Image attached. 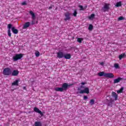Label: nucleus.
Returning a JSON list of instances; mask_svg holds the SVG:
<instances>
[{
    "label": "nucleus",
    "mask_w": 126,
    "mask_h": 126,
    "mask_svg": "<svg viewBox=\"0 0 126 126\" xmlns=\"http://www.w3.org/2000/svg\"><path fill=\"white\" fill-rule=\"evenodd\" d=\"M54 90H55L57 92H63V91L62 87L61 88L56 87L54 89Z\"/></svg>",
    "instance_id": "f3484780"
},
{
    "label": "nucleus",
    "mask_w": 126,
    "mask_h": 126,
    "mask_svg": "<svg viewBox=\"0 0 126 126\" xmlns=\"http://www.w3.org/2000/svg\"><path fill=\"white\" fill-rule=\"evenodd\" d=\"M72 85H73V84H71L68 85L66 83H63L62 87L63 89V91H66V90H67V89L69 88V87H70V86H72Z\"/></svg>",
    "instance_id": "20e7f679"
},
{
    "label": "nucleus",
    "mask_w": 126,
    "mask_h": 126,
    "mask_svg": "<svg viewBox=\"0 0 126 126\" xmlns=\"http://www.w3.org/2000/svg\"><path fill=\"white\" fill-rule=\"evenodd\" d=\"M123 91H124V88L122 87L119 90L117 91L118 94H120V93H123Z\"/></svg>",
    "instance_id": "b1692460"
},
{
    "label": "nucleus",
    "mask_w": 126,
    "mask_h": 126,
    "mask_svg": "<svg viewBox=\"0 0 126 126\" xmlns=\"http://www.w3.org/2000/svg\"><path fill=\"white\" fill-rule=\"evenodd\" d=\"M125 56H126V53H123L122 54H121L119 56V59L122 60V59L125 58Z\"/></svg>",
    "instance_id": "412c9836"
},
{
    "label": "nucleus",
    "mask_w": 126,
    "mask_h": 126,
    "mask_svg": "<svg viewBox=\"0 0 126 126\" xmlns=\"http://www.w3.org/2000/svg\"><path fill=\"white\" fill-rule=\"evenodd\" d=\"M3 75H11V69L9 67L5 68L3 70Z\"/></svg>",
    "instance_id": "f03ea898"
},
{
    "label": "nucleus",
    "mask_w": 126,
    "mask_h": 126,
    "mask_svg": "<svg viewBox=\"0 0 126 126\" xmlns=\"http://www.w3.org/2000/svg\"><path fill=\"white\" fill-rule=\"evenodd\" d=\"M116 6L117 7H120V6H122V2H121V1L117 2L116 3Z\"/></svg>",
    "instance_id": "5701e85b"
},
{
    "label": "nucleus",
    "mask_w": 126,
    "mask_h": 126,
    "mask_svg": "<svg viewBox=\"0 0 126 126\" xmlns=\"http://www.w3.org/2000/svg\"><path fill=\"white\" fill-rule=\"evenodd\" d=\"M64 58L66 60H69L71 58V55L69 53L64 55Z\"/></svg>",
    "instance_id": "2eb2a0df"
},
{
    "label": "nucleus",
    "mask_w": 126,
    "mask_h": 126,
    "mask_svg": "<svg viewBox=\"0 0 126 126\" xmlns=\"http://www.w3.org/2000/svg\"><path fill=\"white\" fill-rule=\"evenodd\" d=\"M57 58L59 59H62L63 58H64V54H63V52H59L57 53Z\"/></svg>",
    "instance_id": "1a4fd4ad"
},
{
    "label": "nucleus",
    "mask_w": 126,
    "mask_h": 126,
    "mask_svg": "<svg viewBox=\"0 0 126 126\" xmlns=\"http://www.w3.org/2000/svg\"><path fill=\"white\" fill-rule=\"evenodd\" d=\"M94 17H95V14H92L89 17V19H92Z\"/></svg>",
    "instance_id": "cd10ccee"
},
{
    "label": "nucleus",
    "mask_w": 126,
    "mask_h": 126,
    "mask_svg": "<svg viewBox=\"0 0 126 126\" xmlns=\"http://www.w3.org/2000/svg\"><path fill=\"white\" fill-rule=\"evenodd\" d=\"M110 4L109 3H105L104 5V6L102 7V11H103L104 12H106V11H108L109 9H110Z\"/></svg>",
    "instance_id": "39448f33"
},
{
    "label": "nucleus",
    "mask_w": 126,
    "mask_h": 126,
    "mask_svg": "<svg viewBox=\"0 0 126 126\" xmlns=\"http://www.w3.org/2000/svg\"><path fill=\"white\" fill-rule=\"evenodd\" d=\"M79 7H80V10H84V8H83V6L82 5H79Z\"/></svg>",
    "instance_id": "72a5a7b5"
},
{
    "label": "nucleus",
    "mask_w": 126,
    "mask_h": 126,
    "mask_svg": "<svg viewBox=\"0 0 126 126\" xmlns=\"http://www.w3.org/2000/svg\"><path fill=\"white\" fill-rule=\"evenodd\" d=\"M12 76H17L19 74V71L18 70H14L12 72H11Z\"/></svg>",
    "instance_id": "9b49d317"
},
{
    "label": "nucleus",
    "mask_w": 126,
    "mask_h": 126,
    "mask_svg": "<svg viewBox=\"0 0 126 126\" xmlns=\"http://www.w3.org/2000/svg\"><path fill=\"white\" fill-rule=\"evenodd\" d=\"M105 77H106L107 78H114L115 75L112 73H106Z\"/></svg>",
    "instance_id": "6e6552de"
},
{
    "label": "nucleus",
    "mask_w": 126,
    "mask_h": 126,
    "mask_svg": "<svg viewBox=\"0 0 126 126\" xmlns=\"http://www.w3.org/2000/svg\"><path fill=\"white\" fill-rule=\"evenodd\" d=\"M112 97H114V100L116 101V100H118V94L117 93H115V92H112Z\"/></svg>",
    "instance_id": "4468645a"
},
{
    "label": "nucleus",
    "mask_w": 126,
    "mask_h": 126,
    "mask_svg": "<svg viewBox=\"0 0 126 126\" xmlns=\"http://www.w3.org/2000/svg\"><path fill=\"white\" fill-rule=\"evenodd\" d=\"M114 67H115L116 69L120 68V66L119 65V64L115 63L114 64Z\"/></svg>",
    "instance_id": "7c9ffc66"
},
{
    "label": "nucleus",
    "mask_w": 126,
    "mask_h": 126,
    "mask_svg": "<svg viewBox=\"0 0 126 126\" xmlns=\"http://www.w3.org/2000/svg\"><path fill=\"white\" fill-rule=\"evenodd\" d=\"M34 126H42V123L41 122H35L34 123Z\"/></svg>",
    "instance_id": "aec40b11"
},
{
    "label": "nucleus",
    "mask_w": 126,
    "mask_h": 126,
    "mask_svg": "<svg viewBox=\"0 0 126 126\" xmlns=\"http://www.w3.org/2000/svg\"><path fill=\"white\" fill-rule=\"evenodd\" d=\"M73 16H74V17H76V16H77V10H74V12L73 13Z\"/></svg>",
    "instance_id": "4be33fe9"
},
{
    "label": "nucleus",
    "mask_w": 126,
    "mask_h": 126,
    "mask_svg": "<svg viewBox=\"0 0 126 126\" xmlns=\"http://www.w3.org/2000/svg\"><path fill=\"white\" fill-rule=\"evenodd\" d=\"M35 57H36V58H38L40 57V52L38 51H36L35 53Z\"/></svg>",
    "instance_id": "a878e982"
},
{
    "label": "nucleus",
    "mask_w": 126,
    "mask_h": 126,
    "mask_svg": "<svg viewBox=\"0 0 126 126\" xmlns=\"http://www.w3.org/2000/svg\"><path fill=\"white\" fill-rule=\"evenodd\" d=\"M23 89H24V90H26V87H23Z\"/></svg>",
    "instance_id": "58836bf2"
},
{
    "label": "nucleus",
    "mask_w": 126,
    "mask_h": 126,
    "mask_svg": "<svg viewBox=\"0 0 126 126\" xmlns=\"http://www.w3.org/2000/svg\"><path fill=\"white\" fill-rule=\"evenodd\" d=\"M108 106H110V107H112L113 102L111 101H108V103H107Z\"/></svg>",
    "instance_id": "c756f323"
},
{
    "label": "nucleus",
    "mask_w": 126,
    "mask_h": 126,
    "mask_svg": "<svg viewBox=\"0 0 126 126\" xmlns=\"http://www.w3.org/2000/svg\"><path fill=\"white\" fill-rule=\"evenodd\" d=\"M85 87L84 86H80V88H78V90H81V89H84Z\"/></svg>",
    "instance_id": "2f4dec72"
},
{
    "label": "nucleus",
    "mask_w": 126,
    "mask_h": 126,
    "mask_svg": "<svg viewBox=\"0 0 126 126\" xmlns=\"http://www.w3.org/2000/svg\"><path fill=\"white\" fill-rule=\"evenodd\" d=\"M70 13L69 12H66V13H64V16L65 18L64 19V20L65 21H67V20H70Z\"/></svg>",
    "instance_id": "423d86ee"
},
{
    "label": "nucleus",
    "mask_w": 126,
    "mask_h": 126,
    "mask_svg": "<svg viewBox=\"0 0 126 126\" xmlns=\"http://www.w3.org/2000/svg\"><path fill=\"white\" fill-rule=\"evenodd\" d=\"M82 41H83V38H78L77 42H78V43H82Z\"/></svg>",
    "instance_id": "bb28decb"
},
{
    "label": "nucleus",
    "mask_w": 126,
    "mask_h": 126,
    "mask_svg": "<svg viewBox=\"0 0 126 126\" xmlns=\"http://www.w3.org/2000/svg\"><path fill=\"white\" fill-rule=\"evenodd\" d=\"M81 84H82V85H85V84H86V83L85 82H82Z\"/></svg>",
    "instance_id": "4c0bfd02"
},
{
    "label": "nucleus",
    "mask_w": 126,
    "mask_h": 126,
    "mask_svg": "<svg viewBox=\"0 0 126 126\" xmlns=\"http://www.w3.org/2000/svg\"><path fill=\"white\" fill-rule=\"evenodd\" d=\"M97 75H98V76H104L105 77V75H106V73L104 72H100L98 73Z\"/></svg>",
    "instance_id": "6ab92c4d"
},
{
    "label": "nucleus",
    "mask_w": 126,
    "mask_h": 126,
    "mask_svg": "<svg viewBox=\"0 0 126 126\" xmlns=\"http://www.w3.org/2000/svg\"><path fill=\"white\" fill-rule=\"evenodd\" d=\"M34 112H36V113L40 114L41 117H43V116H44V114H43V112H42V111H41L38 108L34 107Z\"/></svg>",
    "instance_id": "9d476101"
},
{
    "label": "nucleus",
    "mask_w": 126,
    "mask_h": 126,
    "mask_svg": "<svg viewBox=\"0 0 126 126\" xmlns=\"http://www.w3.org/2000/svg\"><path fill=\"white\" fill-rule=\"evenodd\" d=\"M83 99L84 100H87V99H88V97L87 95H84Z\"/></svg>",
    "instance_id": "f704fd0d"
},
{
    "label": "nucleus",
    "mask_w": 126,
    "mask_h": 126,
    "mask_svg": "<svg viewBox=\"0 0 126 126\" xmlns=\"http://www.w3.org/2000/svg\"><path fill=\"white\" fill-rule=\"evenodd\" d=\"M88 29L89 30H91V31L93 30V25L91 24L89 25Z\"/></svg>",
    "instance_id": "c85d7f7f"
},
{
    "label": "nucleus",
    "mask_w": 126,
    "mask_h": 126,
    "mask_svg": "<svg viewBox=\"0 0 126 126\" xmlns=\"http://www.w3.org/2000/svg\"><path fill=\"white\" fill-rule=\"evenodd\" d=\"M7 28H8V36L9 37H11V32H10V29L12 30V32L14 34H18V30L16 29L15 27H12V25L11 24H9L7 26Z\"/></svg>",
    "instance_id": "f257e3e1"
},
{
    "label": "nucleus",
    "mask_w": 126,
    "mask_h": 126,
    "mask_svg": "<svg viewBox=\"0 0 126 126\" xmlns=\"http://www.w3.org/2000/svg\"><path fill=\"white\" fill-rule=\"evenodd\" d=\"M30 14H31V15H32V19L33 20H35V19L36 18V16L35 15V14L34 13V12H33V11H30Z\"/></svg>",
    "instance_id": "dca6fc26"
},
{
    "label": "nucleus",
    "mask_w": 126,
    "mask_h": 126,
    "mask_svg": "<svg viewBox=\"0 0 126 126\" xmlns=\"http://www.w3.org/2000/svg\"><path fill=\"white\" fill-rule=\"evenodd\" d=\"M30 26V22H27L23 26V29H27Z\"/></svg>",
    "instance_id": "f8f14e48"
},
{
    "label": "nucleus",
    "mask_w": 126,
    "mask_h": 126,
    "mask_svg": "<svg viewBox=\"0 0 126 126\" xmlns=\"http://www.w3.org/2000/svg\"><path fill=\"white\" fill-rule=\"evenodd\" d=\"M22 5H26V2H24L22 3Z\"/></svg>",
    "instance_id": "c9c22d12"
},
{
    "label": "nucleus",
    "mask_w": 126,
    "mask_h": 126,
    "mask_svg": "<svg viewBox=\"0 0 126 126\" xmlns=\"http://www.w3.org/2000/svg\"><path fill=\"white\" fill-rule=\"evenodd\" d=\"M124 19H125V18H124V17L121 16V17H119L118 18V20H119V21L124 20Z\"/></svg>",
    "instance_id": "473e14b6"
},
{
    "label": "nucleus",
    "mask_w": 126,
    "mask_h": 126,
    "mask_svg": "<svg viewBox=\"0 0 126 126\" xmlns=\"http://www.w3.org/2000/svg\"><path fill=\"white\" fill-rule=\"evenodd\" d=\"M52 6H50V7H49V9H52Z\"/></svg>",
    "instance_id": "ea45409f"
},
{
    "label": "nucleus",
    "mask_w": 126,
    "mask_h": 126,
    "mask_svg": "<svg viewBox=\"0 0 126 126\" xmlns=\"http://www.w3.org/2000/svg\"><path fill=\"white\" fill-rule=\"evenodd\" d=\"M90 104L92 106L93 105H94L95 104V100L94 99H91L90 101Z\"/></svg>",
    "instance_id": "393cba45"
},
{
    "label": "nucleus",
    "mask_w": 126,
    "mask_h": 126,
    "mask_svg": "<svg viewBox=\"0 0 126 126\" xmlns=\"http://www.w3.org/2000/svg\"><path fill=\"white\" fill-rule=\"evenodd\" d=\"M34 21H32V24H34Z\"/></svg>",
    "instance_id": "a19ab883"
},
{
    "label": "nucleus",
    "mask_w": 126,
    "mask_h": 126,
    "mask_svg": "<svg viewBox=\"0 0 126 126\" xmlns=\"http://www.w3.org/2000/svg\"><path fill=\"white\" fill-rule=\"evenodd\" d=\"M22 58H23V54H16L15 56L13 57V60L14 62H16V61H18V60H21Z\"/></svg>",
    "instance_id": "7ed1b4c3"
},
{
    "label": "nucleus",
    "mask_w": 126,
    "mask_h": 126,
    "mask_svg": "<svg viewBox=\"0 0 126 126\" xmlns=\"http://www.w3.org/2000/svg\"><path fill=\"white\" fill-rule=\"evenodd\" d=\"M100 65H104V62H101L100 63Z\"/></svg>",
    "instance_id": "e433bc0d"
},
{
    "label": "nucleus",
    "mask_w": 126,
    "mask_h": 126,
    "mask_svg": "<svg viewBox=\"0 0 126 126\" xmlns=\"http://www.w3.org/2000/svg\"><path fill=\"white\" fill-rule=\"evenodd\" d=\"M19 82V80H16L15 81L12 83V86H18V83Z\"/></svg>",
    "instance_id": "a211bd4d"
},
{
    "label": "nucleus",
    "mask_w": 126,
    "mask_h": 126,
    "mask_svg": "<svg viewBox=\"0 0 126 126\" xmlns=\"http://www.w3.org/2000/svg\"><path fill=\"white\" fill-rule=\"evenodd\" d=\"M83 93H86V94H89L90 92H89V88H85L84 90H81L79 92L80 94H83Z\"/></svg>",
    "instance_id": "0eeeda50"
},
{
    "label": "nucleus",
    "mask_w": 126,
    "mask_h": 126,
    "mask_svg": "<svg viewBox=\"0 0 126 126\" xmlns=\"http://www.w3.org/2000/svg\"><path fill=\"white\" fill-rule=\"evenodd\" d=\"M121 80H123V78L119 77L117 79L114 80L113 83L114 84H116V83H119V82H120Z\"/></svg>",
    "instance_id": "ddd939ff"
}]
</instances>
